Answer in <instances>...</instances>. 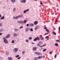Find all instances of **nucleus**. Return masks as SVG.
<instances>
[{
    "instance_id": "f257e3e1",
    "label": "nucleus",
    "mask_w": 60,
    "mask_h": 60,
    "mask_svg": "<svg viewBox=\"0 0 60 60\" xmlns=\"http://www.w3.org/2000/svg\"><path fill=\"white\" fill-rule=\"evenodd\" d=\"M23 14L21 15H19L18 16H16V17H13V19H18L19 18H23Z\"/></svg>"
},
{
    "instance_id": "f03ea898",
    "label": "nucleus",
    "mask_w": 60,
    "mask_h": 60,
    "mask_svg": "<svg viewBox=\"0 0 60 60\" xmlns=\"http://www.w3.org/2000/svg\"><path fill=\"white\" fill-rule=\"evenodd\" d=\"M3 39L4 40V42H5V43H8V41L5 37H4L3 38Z\"/></svg>"
},
{
    "instance_id": "7ed1b4c3",
    "label": "nucleus",
    "mask_w": 60,
    "mask_h": 60,
    "mask_svg": "<svg viewBox=\"0 0 60 60\" xmlns=\"http://www.w3.org/2000/svg\"><path fill=\"white\" fill-rule=\"evenodd\" d=\"M42 43H43L42 41H40L39 42V43L37 44V46L38 47H40V46H41V44H42Z\"/></svg>"
},
{
    "instance_id": "20e7f679",
    "label": "nucleus",
    "mask_w": 60,
    "mask_h": 60,
    "mask_svg": "<svg viewBox=\"0 0 60 60\" xmlns=\"http://www.w3.org/2000/svg\"><path fill=\"white\" fill-rule=\"evenodd\" d=\"M37 40L38 41H40V38H39V37H37L35 39H34V41H37Z\"/></svg>"
},
{
    "instance_id": "39448f33",
    "label": "nucleus",
    "mask_w": 60,
    "mask_h": 60,
    "mask_svg": "<svg viewBox=\"0 0 60 60\" xmlns=\"http://www.w3.org/2000/svg\"><path fill=\"white\" fill-rule=\"evenodd\" d=\"M14 52L16 53L18 51V49L17 48H15L13 50Z\"/></svg>"
},
{
    "instance_id": "423d86ee",
    "label": "nucleus",
    "mask_w": 60,
    "mask_h": 60,
    "mask_svg": "<svg viewBox=\"0 0 60 60\" xmlns=\"http://www.w3.org/2000/svg\"><path fill=\"white\" fill-rule=\"evenodd\" d=\"M17 23H20V24H23L24 23V21H18L17 22Z\"/></svg>"
},
{
    "instance_id": "0eeeda50",
    "label": "nucleus",
    "mask_w": 60,
    "mask_h": 60,
    "mask_svg": "<svg viewBox=\"0 0 60 60\" xmlns=\"http://www.w3.org/2000/svg\"><path fill=\"white\" fill-rule=\"evenodd\" d=\"M39 27H40V26L39 25H37L36 26L35 29V30H37V29H38Z\"/></svg>"
},
{
    "instance_id": "6e6552de",
    "label": "nucleus",
    "mask_w": 60,
    "mask_h": 60,
    "mask_svg": "<svg viewBox=\"0 0 60 60\" xmlns=\"http://www.w3.org/2000/svg\"><path fill=\"white\" fill-rule=\"evenodd\" d=\"M13 34H14V36H18V35H19V34H16L15 33H13Z\"/></svg>"
},
{
    "instance_id": "1a4fd4ad",
    "label": "nucleus",
    "mask_w": 60,
    "mask_h": 60,
    "mask_svg": "<svg viewBox=\"0 0 60 60\" xmlns=\"http://www.w3.org/2000/svg\"><path fill=\"white\" fill-rule=\"evenodd\" d=\"M29 11V9H26V10H24L23 11L24 13H26V12H27V11Z\"/></svg>"
},
{
    "instance_id": "9d476101",
    "label": "nucleus",
    "mask_w": 60,
    "mask_h": 60,
    "mask_svg": "<svg viewBox=\"0 0 60 60\" xmlns=\"http://www.w3.org/2000/svg\"><path fill=\"white\" fill-rule=\"evenodd\" d=\"M21 3H25L26 2V0H21Z\"/></svg>"
},
{
    "instance_id": "9b49d317",
    "label": "nucleus",
    "mask_w": 60,
    "mask_h": 60,
    "mask_svg": "<svg viewBox=\"0 0 60 60\" xmlns=\"http://www.w3.org/2000/svg\"><path fill=\"white\" fill-rule=\"evenodd\" d=\"M29 28H26V29L25 30V32L26 33H27V32H28V30H30Z\"/></svg>"
},
{
    "instance_id": "f8f14e48",
    "label": "nucleus",
    "mask_w": 60,
    "mask_h": 60,
    "mask_svg": "<svg viewBox=\"0 0 60 60\" xmlns=\"http://www.w3.org/2000/svg\"><path fill=\"white\" fill-rule=\"evenodd\" d=\"M10 37V34H8L7 36L6 37V38L7 39L9 38Z\"/></svg>"
},
{
    "instance_id": "ddd939ff",
    "label": "nucleus",
    "mask_w": 60,
    "mask_h": 60,
    "mask_svg": "<svg viewBox=\"0 0 60 60\" xmlns=\"http://www.w3.org/2000/svg\"><path fill=\"white\" fill-rule=\"evenodd\" d=\"M35 54H36L37 55H41V53L40 52H35Z\"/></svg>"
},
{
    "instance_id": "4468645a",
    "label": "nucleus",
    "mask_w": 60,
    "mask_h": 60,
    "mask_svg": "<svg viewBox=\"0 0 60 60\" xmlns=\"http://www.w3.org/2000/svg\"><path fill=\"white\" fill-rule=\"evenodd\" d=\"M34 24L35 25H36L38 24V22L37 21H35L34 22Z\"/></svg>"
},
{
    "instance_id": "2eb2a0df",
    "label": "nucleus",
    "mask_w": 60,
    "mask_h": 60,
    "mask_svg": "<svg viewBox=\"0 0 60 60\" xmlns=\"http://www.w3.org/2000/svg\"><path fill=\"white\" fill-rule=\"evenodd\" d=\"M36 49H37V47H36L33 48V49L34 51H35L36 50Z\"/></svg>"
},
{
    "instance_id": "dca6fc26",
    "label": "nucleus",
    "mask_w": 60,
    "mask_h": 60,
    "mask_svg": "<svg viewBox=\"0 0 60 60\" xmlns=\"http://www.w3.org/2000/svg\"><path fill=\"white\" fill-rule=\"evenodd\" d=\"M30 25H29V26H34V24L33 23H31L30 24Z\"/></svg>"
},
{
    "instance_id": "f3484780",
    "label": "nucleus",
    "mask_w": 60,
    "mask_h": 60,
    "mask_svg": "<svg viewBox=\"0 0 60 60\" xmlns=\"http://www.w3.org/2000/svg\"><path fill=\"white\" fill-rule=\"evenodd\" d=\"M8 59L9 60H11L12 59V58L11 57H9Z\"/></svg>"
},
{
    "instance_id": "a211bd4d",
    "label": "nucleus",
    "mask_w": 60,
    "mask_h": 60,
    "mask_svg": "<svg viewBox=\"0 0 60 60\" xmlns=\"http://www.w3.org/2000/svg\"><path fill=\"white\" fill-rule=\"evenodd\" d=\"M4 19V16H3L2 17L0 18V19L1 20Z\"/></svg>"
},
{
    "instance_id": "6ab92c4d",
    "label": "nucleus",
    "mask_w": 60,
    "mask_h": 60,
    "mask_svg": "<svg viewBox=\"0 0 60 60\" xmlns=\"http://www.w3.org/2000/svg\"><path fill=\"white\" fill-rule=\"evenodd\" d=\"M14 30H15V32H18V30L17 29L15 28L14 29Z\"/></svg>"
},
{
    "instance_id": "aec40b11",
    "label": "nucleus",
    "mask_w": 60,
    "mask_h": 60,
    "mask_svg": "<svg viewBox=\"0 0 60 60\" xmlns=\"http://www.w3.org/2000/svg\"><path fill=\"white\" fill-rule=\"evenodd\" d=\"M10 53H9V52H7L6 53V55H7V56H8L9 55V54Z\"/></svg>"
},
{
    "instance_id": "412c9836",
    "label": "nucleus",
    "mask_w": 60,
    "mask_h": 60,
    "mask_svg": "<svg viewBox=\"0 0 60 60\" xmlns=\"http://www.w3.org/2000/svg\"><path fill=\"white\" fill-rule=\"evenodd\" d=\"M27 22V20H25L24 21H23V22H24V24H26V23Z\"/></svg>"
},
{
    "instance_id": "4be33fe9",
    "label": "nucleus",
    "mask_w": 60,
    "mask_h": 60,
    "mask_svg": "<svg viewBox=\"0 0 60 60\" xmlns=\"http://www.w3.org/2000/svg\"><path fill=\"white\" fill-rule=\"evenodd\" d=\"M52 33L53 34H54V35H56V33H55L54 31L52 32Z\"/></svg>"
},
{
    "instance_id": "5701e85b",
    "label": "nucleus",
    "mask_w": 60,
    "mask_h": 60,
    "mask_svg": "<svg viewBox=\"0 0 60 60\" xmlns=\"http://www.w3.org/2000/svg\"><path fill=\"white\" fill-rule=\"evenodd\" d=\"M41 58H42V56H39L38 57V59H41Z\"/></svg>"
},
{
    "instance_id": "b1692460",
    "label": "nucleus",
    "mask_w": 60,
    "mask_h": 60,
    "mask_svg": "<svg viewBox=\"0 0 60 60\" xmlns=\"http://www.w3.org/2000/svg\"><path fill=\"white\" fill-rule=\"evenodd\" d=\"M13 12H14L15 11V10H16V8H13Z\"/></svg>"
},
{
    "instance_id": "393cba45",
    "label": "nucleus",
    "mask_w": 60,
    "mask_h": 60,
    "mask_svg": "<svg viewBox=\"0 0 60 60\" xmlns=\"http://www.w3.org/2000/svg\"><path fill=\"white\" fill-rule=\"evenodd\" d=\"M3 26V24L0 22V27H2Z\"/></svg>"
},
{
    "instance_id": "a878e982",
    "label": "nucleus",
    "mask_w": 60,
    "mask_h": 60,
    "mask_svg": "<svg viewBox=\"0 0 60 60\" xmlns=\"http://www.w3.org/2000/svg\"><path fill=\"white\" fill-rule=\"evenodd\" d=\"M46 32H47L49 33V30H48V29H46Z\"/></svg>"
},
{
    "instance_id": "bb28decb",
    "label": "nucleus",
    "mask_w": 60,
    "mask_h": 60,
    "mask_svg": "<svg viewBox=\"0 0 60 60\" xmlns=\"http://www.w3.org/2000/svg\"><path fill=\"white\" fill-rule=\"evenodd\" d=\"M46 45V44H45V45L42 46H40V48H41V47H44V46H45Z\"/></svg>"
},
{
    "instance_id": "cd10ccee",
    "label": "nucleus",
    "mask_w": 60,
    "mask_h": 60,
    "mask_svg": "<svg viewBox=\"0 0 60 60\" xmlns=\"http://www.w3.org/2000/svg\"><path fill=\"white\" fill-rule=\"evenodd\" d=\"M47 50V49H44L43 50V52H45V51Z\"/></svg>"
},
{
    "instance_id": "c85d7f7f",
    "label": "nucleus",
    "mask_w": 60,
    "mask_h": 60,
    "mask_svg": "<svg viewBox=\"0 0 60 60\" xmlns=\"http://www.w3.org/2000/svg\"><path fill=\"white\" fill-rule=\"evenodd\" d=\"M0 31L1 32H3V31H4V30L3 29H1Z\"/></svg>"
},
{
    "instance_id": "c756f323",
    "label": "nucleus",
    "mask_w": 60,
    "mask_h": 60,
    "mask_svg": "<svg viewBox=\"0 0 60 60\" xmlns=\"http://www.w3.org/2000/svg\"><path fill=\"white\" fill-rule=\"evenodd\" d=\"M56 41L58 42H60V41L59 40H56Z\"/></svg>"
},
{
    "instance_id": "7c9ffc66",
    "label": "nucleus",
    "mask_w": 60,
    "mask_h": 60,
    "mask_svg": "<svg viewBox=\"0 0 60 60\" xmlns=\"http://www.w3.org/2000/svg\"><path fill=\"white\" fill-rule=\"evenodd\" d=\"M29 39H30V40H31L32 39V37H30L29 38Z\"/></svg>"
},
{
    "instance_id": "2f4dec72",
    "label": "nucleus",
    "mask_w": 60,
    "mask_h": 60,
    "mask_svg": "<svg viewBox=\"0 0 60 60\" xmlns=\"http://www.w3.org/2000/svg\"><path fill=\"white\" fill-rule=\"evenodd\" d=\"M30 31L33 32V29L31 28L30 30Z\"/></svg>"
},
{
    "instance_id": "473e14b6",
    "label": "nucleus",
    "mask_w": 60,
    "mask_h": 60,
    "mask_svg": "<svg viewBox=\"0 0 60 60\" xmlns=\"http://www.w3.org/2000/svg\"><path fill=\"white\" fill-rule=\"evenodd\" d=\"M11 1L12 3H14V2H15V0H11Z\"/></svg>"
},
{
    "instance_id": "72a5a7b5",
    "label": "nucleus",
    "mask_w": 60,
    "mask_h": 60,
    "mask_svg": "<svg viewBox=\"0 0 60 60\" xmlns=\"http://www.w3.org/2000/svg\"><path fill=\"white\" fill-rule=\"evenodd\" d=\"M25 53H26V52H25V51H24L22 52V54H25Z\"/></svg>"
},
{
    "instance_id": "f704fd0d",
    "label": "nucleus",
    "mask_w": 60,
    "mask_h": 60,
    "mask_svg": "<svg viewBox=\"0 0 60 60\" xmlns=\"http://www.w3.org/2000/svg\"><path fill=\"white\" fill-rule=\"evenodd\" d=\"M49 36H46L45 37V39H48V38H49Z\"/></svg>"
},
{
    "instance_id": "c9c22d12",
    "label": "nucleus",
    "mask_w": 60,
    "mask_h": 60,
    "mask_svg": "<svg viewBox=\"0 0 60 60\" xmlns=\"http://www.w3.org/2000/svg\"><path fill=\"white\" fill-rule=\"evenodd\" d=\"M55 45L56 46H58V44L57 43H56L55 44Z\"/></svg>"
},
{
    "instance_id": "e433bc0d",
    "label": "nucleus",
    "mask_w": 60,
    "mask_h": 60,
    "mask_svg": "<svg viewBox=\"0 0 60 60\" xmlns=\"http://www.w3.org/2000/svg\"><path fill=\"white\" fill-rule=\"evenodd\" d=\"M56 56H57V55H56V54L54 56L55 58H56Z\"/></svg>"
},
{
    "instance_id": "4c0bfd02",
    "label": "nucleus",
    "mask_w": 60,
    "mask_h": 60,
    "mask_svg": "<svg viewBox=\"0 0 60 60\" xmlns=\"http://www.w3.org/2000/svg\"><path fill=\"white\" fill-rule=\"evenodd\" d=\"M44 38H42L41 39V40L42 41L43 40H44Z\"/></svg>"
},
{
    "instance_id": "58836bf2",
    "label": "nucleus",
    "mask_w": 60,
    "mask_h": 60,
    "mask_svg": "<svg viewBox=\"0 0 60 60\" xmlns=\"http://www.w3.org/2000/svg\"><path fill=\"white\" fill-rule=\"evenodd\" d=\"M23 28V26H21L20 27L19 29H21V28Z\"/></svg>"
},
{
    "instance_id": "ea45409f",
    "label": "nucleus",
    "mask_w": 60,
    "mask_h": 60,
    "mask_svg": "<svg viewBox=\"0 0 60 60\" xmlns=\"http://www.w3.org/2000/svg\"><path fill=\"white\" fill-rule=\"evenodd\" d=\"M11 43H14V41L13 40H12V42H11Z\"/></svg>"
},
{
    "instance_id": "a19ab883",
    "label": "nucleus",
    "mask_w": 60,
    "mask_h": 60,
    "mask_svg": "<svg viewBox=\"0 0 60 60\" xmlns=\"http://www.w3.org/2000/svg\"><path fill=\"white\" fill-rule=\"evenodd\" d=\"M40 4H42V3L41 2V1L40 0Z\"/></svg>"
},
{
    "instance_id": "79ce46f5",
    "label": "nucleus",
    "mask_w": 60,
    "mask_h": 60,
    "mask_svg": "<svg viewBox=\"0 0 60 60\" xmlns=\"http://www.w3.org/2000/svg\"><path fill=\"white\" fill-rule=\"evenodd\" d=\"M57 19H56L55 21V23H57Z\"/></svg>"
},
{
    "instance_id": "37998d69",
    "label": "nucleus",
    "mask_w": 60,
    "mask_h": 60,
    "mask_svg": "<svg viewBox=\"0 0 60 60\" xmlns=\"http://www.w3.org/2000/svg\"><path fill=\"white\" fill-rule=\"evenodd\" d=\"M19 55H17L15 57H19Z\"/></svg>"
},
{
    "instance_id": "c03bdc74",
    "label": "nucleus",
    "mask_w": 60,
    "mask_h": 60,
    "mask_svg": "<svg viewBox=\"0 0 60 60\" xmlns=\"http://www.w3.org/2000/svg\"><path fill=\"white\" fill-rule=\"evenodd\" d=\"M34 59H36V60H37V57H34Z\"/></svg>"
},
{
    "instance_id": "a18cd8bd",
    "label": "nucleus",
    "mask_w": 60,
    "mask_h": 60,
    "mask_svg": "<svg viewBox=\"0 0 60 60\" xmlns=\"http://www.w3.org/2000/svg\"><path fill=\"white\" fill-rule=\"evenodd\" d=\"M28 41H29L27 39L26 40V41L27 42H28Z\"/></svg>"
},
{
    "instance_id": "49530a36",
    "label": "nucleus",
    "mask_w": 60,
    "mask_h": 60,
    "mask_svg": "<svg viewBox=\"0 0 60 60\" xmlns=\"http://www.w3.org/2000/svg\"><path fill=\"white\" fill-rule=\"evenodd\" d=\"M20 57H19L17 58V59H19L20 58Z\"/></svg>"
},
{
    "instance_id": "de8ad7c7",
    "label": "nucleus",
    "mask_w": 60,
    "mask_h": 60,
    "mask_svg": "<svg viewBox=\"0 0 60 60\" xmlns=\"http://www.w3.org/2000/svg\"><path fill=\"white\" fill-rule=\"evenodd\" d=\"M26 26H29V24H27L26 25Z\"/></svg>"
},
{
    "instance_id": "09e8293b",
    "label": "nucleus",
    "mask_w": 60,
    "mask_h": 60,
    "mask_svg": "<svg viewBox=\"0 0 60 60\" xmlns=\"http://www.w3.org/2000/svg\"><path fill=\"white\" fill-rule=\"evenodd\" d=\"M44 29H47V27H44Z\"/></svg>"
},
{
    "instance_id": "8fccbe9b",
    "label": "nucleus",
    "mask_w": 60,
    "mask_h": 60,
    "mask_svg": "<svg viewBox=\"0 0 60 60\" xmlns=\"http://www.w3.org/2000/svg\"><path fill=\"white\" fill-rule=\"evenodd\" d=\"M43 57H45V56H42V58H43Z\"/></svg>"
},
{
    "instance_id": "3c124183",
    "label": "nucleus",
    "mask_w": 60,
    "mask_h": 60,
    "mask_svg": "<svg viewBox=\"0 0 60 60\" xmlns=\"http://www.w3.org/2000/svg\"><path fill=\"white\" fill-rule=\"evenodd\" d=\"M48 34V33H47L45 34V35H47V34Z\"/></svg>"
},
{
    "instance_id": "603ef678",
    "label": "nucleus",
    "mask_w": 60,
    "mask_h": 60,
    "mask_svg": "<svg viewBox=\"0 0 60 60\" xmlns=\"http://www.w3.org/2000/svg\"><path fill=\"white\" fill-rule=\"evenodd\" d=\"M0 33H1V32L0 31ZM2 33H0V35H2Z\"/></svg>"
},
{
    "instance_id": "864d4df0",
    "label": "nucleus",
    "mask_w": 60,
    "mask_h": 60,
    "mask_svg": "<svg viewBox=\"0 0 60 60\" xmlns=\"http://www.w3.org/2000/svg\"><path fill=\"white\" fill-rule=\"evenodd\" d=\"M50 54H52V52H50Z\"/></svg>"
},
{
    "instance_id": "5fc2aeb1",
    "label": "nucleus",
    "mask_w": 60,
    "mask_h": 60,
    "mask_svg": "<svg viewBox=\"0 0 60 60\" xmlns=\"http://www.w3.org/2000/svg\"><path fill=\"white\" fill-rule=\"evenodd\" d=\"M49 40V38H47V40Z\"/></svg>"
},
{
    "instance_id": "6e6d98bb",
    "label": "nucleus",
    "mask_w": 60,
    "mask_h": 60,
    "mask_svg": "<svg viewBox=\"0 0 60 60\" xmlns=\"http://www.w3.org/2000/svg\"><path fill=\"white\" fill-rule=\"evenodd\" d=\"M31 44H34V43L33 42H32L31 43Z\"/></svg>"
},
{
    "instance_id": "4d7b16f0",
    "label": "nucleus",
    "mask_w": 60,
    "mask_h": 60,
    "mask_svg": "<svg viewBox=\"0 0 60 60\" xmlns=\"http://www.w3.org/2000/svg\"><path fill=\"white\" fill-rule=\"evenodd\" d=\"M0 17H2V15L0 14Z\"/></svg>"
},
{
    "instance_id": "13d9d810",
    "label": "nucleus",
    "mask_w": 60,
    "mask_h": 60,
    "mask_svg": "<svg viewBox=\"0 0 60 60\" xmlns=\"http://www.w3.org/2000/svg\"><path fill=\"white\" fill-rule=\"evenodd\" d=\"M40 36H41V37H42V35H40Z\"/></svg>"
},
{
    "instance_id": "bf43d9fd",
    "label": "nucleus",
    "mask_w": 60,
    "mask_h": 60,
    "mask_svg": "<svg viewBox=\"0 0 60 60\" xmlns=\"http://www.w3.org/2000/svg\"><path fill=\"white\" fill-rule=\"evenodd\" d=\"M17 41H19V39H18Z\"/></svg>"
},
{
    "instance_id": "052dcab7",
    "label": "nucleus",
    "mask_w": 60,
    "mask_h": 60,
    "mask_svg": "<svg viewBox=\"0 0 60 60\" xmlns=\"http://www.w3.org/2000/svg\"><path fill=\"white\" fill-rule=\"evenodd\" d=\"M35 1H37V0H34Z\"/></svg>"
},
{
    "instance_id": "680f3d73",
    "label": "nucleus",
    "mask_w": 60,
    "mask_h": 60,
    "mask_svg": "<svg viewBox=\"0 0 60 60\" xmlns=\"http://www.w3.org/2000/svg\"><path fill=\"white\" fill-rule=\"evenodd\" d=\"M33 60H36V59H35Z\"/></svg>"
}]
</instances>
